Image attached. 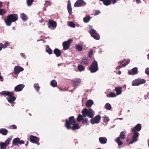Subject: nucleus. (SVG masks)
<instances>
[{"instance_id": "1", "label": "nucleus", "mask_w": 149, "mask_h": 149, "mask_svg": "<svg viewBox=\"0 0 149 149\" xmlns=\"http://www.w3.org/2000/svg\"><path fill=\"white\" fill-rule=\"evenodd\" d=\"M65 126L67 129H71L72 130L80 128L79 124L76 123V120L73 116L70 117L68 120H65Z\"/></svg>"}, {"instance_id": "2", "label": "nucleus", "mask_w": 149, "mask_h": 149, "mask_svg": "<svg viewBox=\"0 0 149 149\" xmlns=\"http://www.w3.org/2000/svg\"><path fill=\"white\" fill-rule=\"evenodd\" d=\"M1 94L8 96L6 97V99L8 102L12 104V106H14L13 101L16 99V97L14 96V93L13 92H10L8 91H3L0 92Z\"/></svg>"}, {"instance_id": "3", "label": "nucleus", "mask_w": 149, "mask_h": 149, "mask_svg": "<svg viewBox=\"0 0 149 149\" xmlns=\"http://www.w3.org/2000/svg\"><path fill=\"white\" fill-rule=\"evenodd\" d=\"M18 19V17L17 14H11L7 16L6 19H5L4 21L7 26H10L12 22H15Z\"/></svg>"}, {"instance_id": "4", "label": "nucleus", "mask_w": 149, "mask_h": 149, "mask_svg": "<svg viewBox=\"0 0 149 149\" xmlns=\"http://www.w3.org/2000/svg\"><path fill=\"white\" fill-rule=\"evenodd\" d=\"M126 131H122L120 132L119 136L115 139V141L117 143L118 146H121L123 144V140L126 138Z\"/></svg>"}, {"instance_id": "5", "label": "nucleus", "mask_w": 149, "mask_h": 149, "mask_svg": "<svg viewBox=\"0 0 149 149\" xmlns=\"http://www.w3.org/2000/svg\"><path fill=\"white\" fill-rule=\"evenodd\" d=\"M82 113L84 117L86 116L88 118H92L94 116L95 112L91 109L84 108L82 111Z\"/></svg>"}, {"instance_id": "6", "label": "nucleus", "mask_w": 149, "mask_h": 149, "mask_svg": "<svg viewBox=\"0 0 149 149\" xmlns=\"http://www.w3.org/2000/svg\"><path fill=\"white\" fill-rule=\"evenodd\" d=\"M98 69V63L95 60L93 61L92 64L89 67V70L92 73L96 72Z\"/></svg>"}, {"instance_id": "7", "label": "nucleus", "mask_w": 149, "mask_h": 149, "mask_svg": "<svg viewBox=\"0 0 149 149\" xmlns=\"http://www.w3.org/2000/svg\"><path fill=\"white\" fill-rule=\"evenodd\" d=\"M146 80L144 79L138 78L132 81V86H138L144 84L146 82Z\"/></svg>"}, {"instance_id": "8", "label": "nucleus", "mask_w": 149, "mask_h": 149, "mask_svg": "<svg viewBox=\"0 0 149 149\" xmlns=\"http://www.w3.org/2000/svg\"><path fill=\"white\" fill-rule=\"evenodd\" d=\"M89 32L91 36L95 39L99 40L100 39V36L99 34L97 31L93 29L89 30Z\"/></svg>"}, {"instance_id": "9", "label": "nucleus", "mask_w": 149, "mask_h": 149, "mask_svg": "<svg viewBox=\"0 0 149 149\" xmlns=\"http://www.w3.org/2000/svg\"><path fill=\"white\" fill-rule=\"evenodd\" d=\"M133 136H132V139L131 141L129 143V144H132L138 140L137 138L139 135L138 132H132Z\"/></svg>"}, {"instance_id": "10", "label": "nucleus", "mask_w": 149, "mask_h": 149, "mask_svg": "<svg viewBox=\"0 0 149 149\" xmlns=\"http://www.w3.org/2000/svg\"><path fill=\"white\" fill-rule=\"evenodd\" d=\"M72 40L71 39H69L67 41L64 42L63 43V49L65 50L69 48L70 45L72 43Z\"/></svg>"}, {"instance_id": "11", "label": "nucleus", "mask_w": 149, "mask_h": 149, "mask_svg": "<svg viewBox=\"0 0 149 149\" xmlns=\"http://www.w3.org/2000/svg\"><path fill=\"white\" fill-rule=\"evenodd\" d=\"M90 122L92 124L98 123L100 120L101 116L99 115H97L94 118H91Z\"/></svg>"}, {"instance_id": "12", "label": "nucleus", "mask_w": 149, "mask_h": 149, "mask_svg": "<svg viewBox=\"0 0 149 149\" xmlns=\"http://www.w3.org/2000/svg\"><path fill=\"white\" fill-rule=\"evenodd\" d=\"M86 3L83 0H77L74 4L75 7H79L85 6Z\"/></svg>"}, {"instance_id": "13", "label": "nucleus", "mask_w": 149, "mask_h": 149, "mask_svg": "<svg viewBox=\"0 0 149 149\" xmlns=\"http://www.w3.org/2000/svg\"><path fill=\"white\" fill-rule=\"evenodd\" d=\"M24 68L19 66H16L14 68V71L13 72V74L15 75L18 74L19 72L22 71L24 70Z\"/></svg>"}, {"instance_id": "14", "label": "nucleus", "mask_w": 149, "mask_h": 149, "mask_svg": "<svg viewBox=\"0 0 149 149\" xmlns=\"http://www.w3.org/2000/svg\"><path fill=\"white\" fill-rule=\"evenodd\" d=\"M141 129V125L140 124H138L131 130L132 132H138L140 131Z\"/></svg>"}, {"instance_id": "15", "label": "nucleus", "mask_w": 149, "mask_h": 149, "mask_svg": "<svg viewBox=\"0 0 149 149\" xmlns=\"http://www.w3.org/2000/svg\"><path fill=\"white\" fill-rule=\"evenodd\" d=\"M48 26L49 28H52L54 29L56 28L57 24L56 22L53 20H49L48 23Z\"/></svg>"}, {"instance_id": "16", "label": "nucleus", "mask_w": 149, "mask_h": 149, "mask_svg": "<svg viewBox=\"0 0 149 149\" xmlns=\"http://www.w3.org/2000/svg\"><path fill=\"white\" fill-rule=\"evenodd\" d=\"M29 138L30 141L33 143H37L39 141V138L37 137L31 135Z\"/></svg>"}, {"instance_id": "17", "label": "nucleus", "mask_w": 149, "mask_h": 149, "mask_svg": "<svg viewBox=\"0 0 149 149\" xmlns=\"http://www.w3.org/2000/svg\"><path fill=\"white\" fill-rule=\"evenodd\" d=\"M128 72L130 75L136 74L138 73V68L136 67L134 68L131 70H129Z\"/></svg>"}, {"instance_id": "18", "label": "nucleus", "mask_w": 149, "mask_h": 149, "mask_svg": "<svg viewBox=\"0 0 149 149\" xmlns=\"http://www.w3.org/2000/svg\"><path fill=\"white\" fill-rule=\"evenodd\" d=\"M81 80L79 79H77L72 80V83L74 87H77L78 84L80 83Z\"/></svg>"}, {"instance_id": "19", "label": "nucleus", "mask_w": 149, "mask_h": 149, "mask_svg": "<svg viewBox=\"0 0 149 149\" xmlns=\"http://www.w3.org/2000/svg\"><path fill=\"white\" fill-rule=\"evenodd\" d=\"M24 85L23 84H19L15 88L14 90L16 92L20 91H21L24 88Z\"/></svg>"}, {"instance_id": "20", "label": "nucleus", "mask_w": 149, "mask_h": 149, "mask_svg": "<svg viewBox=\"0 0 149 149\" xmlns=\"http://www.w3.org/2000/svg\"><path fill=\"white\" fill-rule=\"evenodd\" d=\"M67 10L69 14L70 15H72V12L70 1V0H68V1Z\"/></svg>"}, {"instance_id": "21", "label": "nucleus", "mask_w": 149, "mask_h": 149, "mask_svg": "<svg viewBox=\"0 0 149 149\" xmlns=\"http://www.w3.org/2000/svg\"><path fill=\"white\" fill-rule=\"evenodd\" d=\"M10 44V43L7 42H5L4 44L0 43V51L2 50L3 48H6L7 46L9 45Z\"/></svg>"}, {"instance_id": "22", "label": "nucleus", "mask_w": 149, "mask_h": 149, "mask_svg": "<svg viewBox=\"0 0 149 149\" xmlns=\"http://www.w3.org/2000/svg\"><path fill=\"white\" fill-rule=\"evenodd\" d=\"M130 61L129 59H124L120 62V64L122 65V66L125 67L129 63Z\"/></svg>"}, {"instance_id": "23", "label": "nucleus", "mask_w": 149, "mask_h": 149, "mask_svg": "<svg viewBox=\"0 0 149 149\" xmlns=\"http://www.w3.org/2000/svg\"><path fill=\"white\" fill-rule=\"evenodd\" d=\"M54 53L56 55L57 57H59L60 56L61 54V51L57 48H56L54 50Z\"/></svg>"}, {"instance_id": "24", "label": "nucleus", "mask_w": 149, "mask_h": 149, "mask_svg": "<svg viewBox=\"0 0 149 149\" xmlns=\"http://www.w3.org/2000/svg\"><path fill=\"white\" fill-rule=\"evenodd\" d=\"M99 139L100 143L102 144H104L107 142V139L105 137H100Z\"/></svg>"}, {"instance_id": "25", "label": "nucleus", "mask_w": 149, "mask_h": 149, "mask_svg": "<svg viewBox=\"0 0 149 149\" xmlns=\"http://www.w3.org/2000/svg\"><path fill=\"white\" fill-rule=\"evenodd\" d=\"M99 1L102 2L103 4L106 6L109 5L112 3L111 0H99Z\"/></svg>"}, {"instance_id": "26", "label": "nucleus", "mask_w": 149, "mask_h": 149, "mask_svg": "<svg viewBox=\"0 0 149 149\" xmlns=\"http://www.w3.org/2000/svg\"><path fill=\"white\" fill-rule=\"evenodd\" d=\"M122 88L120 87H116L115 88V89L117 95H119L122 92Z\"/></svg>"}, {"instance_id": "27", "label": "nucleus", "mask_w": 149, "mask_h": 149, "mask_svg": "<svg viewBox=\"0 0 149 149\" xmlns=\"http://www.w3.org/2000/svg\"><path fill=\"white\" fill-rule=\"evenodd\" d=\"M93 104V101L91 100H88L86 104V106L87 108L91 107Z\"/></svg>"}, {"instance_id": "28", "label": "nucleus", "mask_w": 149, "mask_h": 149, "mask_svg": "<svg viewBox=\"0 0 149 149\" xmlns=\"http://www.w3.org/2000/svg\"><path fill=\"white\" fill-rule=\"evenodd\" d=\"M8 133V130L4 128H2L0 130V133L3 135H6Z\"/></svg>"}, {"instance_id": "29", "label": "nucleus", "mask_w": 149, "mask_h": 149, "mask_svg": "<svg viewBox=\"0 0 149 149\" xmlns=\"http://www.w3.org/2000/svg\"><path fill=\"white\" fill-rule=\"evenodd\" d=\"M89 63L88 59L86 58H84L81 61L80 63L82 64L87 65Z\"/></svg>"}, {"instance_id": "30", "label": "nucleus", "mask_w": 149, "mask_h": 149, "mask_svg": "<svg viewBox=\"0 0 149 149\" xmlns=\"http://www.w3.org/2000/svg\"><path fill=\"white\" fill-rule=\"evenodd\" d=\"M19 139L18 138H15L13 139V144L17 146L19 144Z\"/></svg>"}, {"instance_id": "31", "label": "nucleus", "mask_w": 149, "mask_h": 149, "mask_svg": "<svg viewBox=\"0 0 149 149\" xmlns=\"http://www.w3.org/2000/svg\"><path fill=\"white\" fill-rule=\"evenodd\" d=\"M46 52L48 53L49 54H51L52 53V50L50 48L48 45H47L46 48Z\"/></svg>"}, {"instance_id": "32", "label": "nucleus", "mask_w": 149, "mask_h": 149, "mask_svg": "<svg viewBox=\"0 0 149 149\" xmlns=\"http://www.w3.org/2000/svg\"><path fill=\"white\" fill-rule=\"evenodd\" d=\"M82 121V123L83 124L88 125L89 124V122L88 121L87 118L83 119Z\"/></svg>"}, {"instance_id": "33", "label": "nucleus", "mask_w": 149, "mask_h": 149, "mask_svg": "<svg viewBox=\"0 0 149 149\" xmlns=\"http://www.w3.org/2000/svg\"><path fill=\"white\" fill-rule=\"evenodd\" d=\"M20 17L21 19L24 21H26L27 20V16L24 13L21 14Z\"/></svg>"}, {"instance_id": "34", "label": "nucleus", "mask_w": 149, "mask_h": 149, "mask_svg": "<svg viewBox=\"0 0 149 149\" xmlns=\"http://www.w3.org/2000/svg\"><path fill=\"white\" fill-rule=\"evenodd\" d=\"M7 146L4 142H0V147L1 149H5Z\"/></svg>"}, {"instance_id": "35", "label": "nucleus", "mask_w": 149, "mask_h": 149, "mask_svg": "<svg viewBox=\"0 0 149 149\" xmlns=\"http://www.w3.org/2000/svg\"><path fill=\"white\" fill-rule=\"evenodd\" d=\"M83 117L82 114V115L81 114L79 115L77 119V121L78 122L81 121L83 119Z\"/></svg>"}, {"instance_id": "36", "label": "nucleus", "mask_w": 149, "mask_h": 149, "mask_svg": "<svg viewBox=\"0 0 149 149\" xmlns=\"http://www.w3.org/2000/svg\"><path fill=\"white\" fill-rule=\"evenodd\" d=\"M77 68H78V70L80 72H81L83 71H84L85 70V68L81 65H79L78 66Z\"/></svg>"}, {"instance_id": "37", "label": "nucleus", "mask_w": 149, "mask_h": 149, "mask_svg": "<svg viewBox=\"0 0 149 149\" xmlns=\"http://www.w3.org/2000/svg\"><path fill=\"white\" fill-rule=\"evenodd\" d=\"M105 108L108 110H110L111 108V104L109 103H106L104 106Z\"/></svg>"}, {"instance_id": "38", "label": "nucleus", "mask_w": 149, "mask_h": 149, "mask_svg": "<svg viewBox=\"0 0 149 149\" xmlns=\"http://www.w3.org/2000/svg\"><path fill=\"white\" fill-rule=\"evenodd\" d=\"M51 85L53 87H55L57 86V83L54 80H52L51 82Z\"/></svg>"}, {"instance_id": "39", "label": "nucleus", "mask_w": 149, "mask_h": 149, "mask_svg": "<svg viewBox=\"0 0 149 149\" xmlns=\"http://www.w3.org/2000/svg\"><path fill=\"white\" fill-rule=\"evenodd\" d=\"M90 19L91 17L90 16H86L84 18L83 20L84 22L87 23L90 21Z\"/></svg>"}, {"instance_id": "40", "label": "nucleus", "mask_w": 149, "mask_h": 149, "mask_svg": "<svg viewBox=\"0 0 149 149\" xmlns=\"http://www.w3.org/2000/svg\"><path fill=\"white\" fill-rule=\"evenodd\" d=\"M34 87L35 90L37 92H38L39 91L40 87L39 86V84H35L34 85Z\"/></svg>"}, {"instance_id": "41", "label": "nucleus", "mask_w": 149, "mask_h": 149, "mask_svg": "<svg viewBox=\"0 0 149 149\" xmlns=\"http://www.w3.org/2000/svg\"><path fill=\"white\" fill-rule=\"evenodd\" d=\"M76 49L79 52L81 51L82 50V47L81 46L79 45H77L75 46Z\"/></svg>"}, {"instance_id": "42", "label": "nucleus", "mask_w": 149, "mask_h": 149, "mask_svg": "<svg viewBox=\"0 0 149 149\" xmlns=\"http://www.w3.org/2000/svg\"><path fill=\"white\" fill-rule=\"evenodd\" d=\"M116 95L115 94V93L113 92H110V93L109 95H107V97H116Z\"/></svg>"}, {"instance_id": "43", "label": "nucleus", "mask_w": 149, "mask_h": 149, "mask_svg": "<svg viewBox=\"0 0 149 149\" xmlns=\"http://www.w3.org/2000/svg\"><path fill=\"white\" fill-rule=\"evenodd\" d=\"M6 13L5 10L3 9H0V15H3Z\"/></svg>"}, {"instance_id": "44", "label": "nucleus", "mask_w": 149, "mask_h": 149, "mask_svg": "<svg viewBox=\"0 0 149 149\" xmlns=\"http://www.w3.org/2000/svg\"><path fill=\"white\" fill-rule=\"evenodd\" d=\"M11 140V138H8L6 140L5 142H4L6 145L7 146L8 145H9L10 143V142Z\"/></svg>"}, {"instance_id": "45", "label": "nucleus", "mask_w": 149, "mask_h": 149, "mask_svg": "<svg viewBox=\"0 0 149 149\" xmlns=\"http://www.w3.org/2000/svg\"><path fill=\"white\" fill-rule=\"evenodd\" d=\"M34 0H27V3L28 6H31Z\"/></svg>"}, {"instance_id": "46", "label": "nucleus", "mask_w": 149, "mask_h": 149, "mask_svg": "<svg viewBox=\"0 0 149 149\" xmlns=\"http://www.w3.org/2000/svg\"><path fill=\"white\" fill-rule=\"evenodd\" d=\"M103 120L104 122H107L109 121V119L108 117L104 116L102 117Z\"/></svg>"}, {"instance_id": "47", "label": "nucleus", "mask_w": 149, "mask_h": 149, "mask_svg": "<svg viewBox=\"0 0 149 149\" xmlns=\"http://www.w3.org/2000/svg\"><path fill=\"white\" fill-rule=\"evenodd\" d=\"M93 54V50L92 49H90L88 52V57L90 58H91L92 57V56Z\"/></svg>"}, {"instance_id": "48", "label": "nucleus", "mask_w": 149, "mask_h": 149, "mask_svg": "<svg viewBox=\"0 0 149 149\" xmlns=\"http://www.w3.org/2000/svg\"><path fill=\"white\" fill-rule=\"evenodd\" d=\"M69 25L71 27L74 28L75 27V24L72 22H70L69 24Z\"/></svg>"}, {"instance_id": "49", "label": "nucleus", "mask_w": 149, "mask_h": 149, "mask_svg": "<svg viewBox=\"0 0 149 149\" xmlns=\"http://www.w3.org/2000/svg\"><path fill=\"white\" fill-rule=\"evenodd\" d=\"M9 128L10 129H16L17 128V127L15 125H12L10 126Z\"/></svg>"}, {"instance_id": "50", "label": "nucleus", "mask_w": 149, "mask_h": 149, "mask_svg": "<svg viewBox=\"0 0 149 149\" xmlns=\"http://www.w3.org/2000/svg\"><path fill=\"white\" fill-rule=\"evenodd\" d=\"M148 95H148V93H147V94H146L144 96V98L145 99H148V98H149Z\"/></svg>"}, {"instance_id": "51", "label": "nucleus", "mask_w": 149, "mask_h": 149, "mask_svg": "<svg viewBox=\"0 0 149 149\" xmlns=\"http://www.w3.org/2000/svg\"><path fill=\"white\" fill-rule=\"evenodd\" d=\"M100 13V12L99 10H96L95 14V15H97L99 14Z\"/></svg>"}, {"instance_id": "52", "label": "nucleus", "mask_w": 149, "mask_h": 149, "mask_svg": "<svg viewBox=\"0 0 149 149\" xmlns=\"http://www.w3.org/2000/svg\"><path fill=\"white\" fill-rule=\"evenodd\" d=\"M19 144H24V141L23 140L21 141L19 139Z\"/></svg>"}, {"instance_id": "53", "label": "nucleus", "mask_w": 149, "mask_h": 149, "mask_svg": "<svg viewBox=\"0 0 149 149\" xmlns=\"http://www.w3.org/2000/svg\"><path fill=\"white\" fill-rule=\"evenodd\" d=\"M21 56H22L23 58H26V56L24 54L21 53L20 54Z\"/></svg>"}, {"instance_id": "54", "label": "nucleus", "mask_w": 149, "mask_h": 149, "mask_svg": "<svg viewBox=\"0 0 149 149\" xmlns=\"http://www.w3.org/2000/svg\"><path fill=\"white\" fill-rule=\"evenodd\" d=\"M123 67V66H122V65L120 64V65L116 67V69H119Z\"/></svg>"}, {"instance_id": "55", "label": "nucleus", "mask_w": 149, "mask_h": 149, "mask_svg": "<svg viewBox=\"0 0 149 149\" xmlns=\"http://www.w3.org/2000/svg\"><path fill=\"white\" fill-rule=\"evenodd\" d=\"M134 1H135V0H133ZM136 2L137 3H141V0H136Z\"/></svg>"}, {"instance_id": "56", "label": "nucleus", "mask_w": 149, "mask_h": 149, "mask_svg": "<svg viewBox=\"0 0 149 149\" xmlns=\"http://www.w3.org/2000/svg\"><path fill=\"white\" fill-rule=\"evenodd\" d=\"M111 1L112 3L114 4L117 2V0H111Z\"/></svg>"}, {"instance_id": "57", "label": "nucleus", "mask_w": 149, "mask_h": 149, "mask_svg": "<svg viewBox=\"0 0 149 149\" xmlns=\"http://www.w3.org/2000/svg\"><path fill=\"white\" fill-rule=\"evenodd\" d=\"M3 6V3L1 2H0V8H1Z\"/></svg>"}, {"instance_id": "58", "label": "nucleus", "mask_w": 149, "mask_h": 149, "mask_svg": "<svg viewBox=\"0 0 149 149\" xmlns=\"http://www.w3.org/2000/svg\"><path fill=\"white\" fill-rule=\"evenodd\" d=\"M28 143H29V142L28 141H27V142L25 144V145L26 146H27V145L28 144Z\"/></svg>"}, {"instance_id": "59", "label": "nucleus", "mask_w": 149, "mask_h": 149, "mask_svg": "<svg viewBox=\"0 0 149 149\" xmlns=\"http://www.w3.org/2000/svg\"><path fill=\"white\" fill-rule=\"evenodd\" d=\"M121 73V72L120 71H119L118 74H120Z\"/></svg>"}, {"instance_id": "60", "label": "nucleus", "mask_w": 149, "mask_h": 149, "mask_svg": "<svg viewBox=\"0 0 149 149\" xmlns=\"http://www.w3.org/2000/svg\"><path fill=\"white\" fill-rule=\"evenodd\" d=\"M147 56H148V58L149 59V54L147 55Z\"/></svg>"}, {"instance_id": "61", "label": "nucleus", "mask_w": 149, "mask_h": 149, "mask_svg": "<svg viewBox=\"0 0 149 149\" xmlns=\"http://www.w3.org/2000/svg\"><path fill=\"white\" fill-rule=\"evenodd\" d=\"M26 65H28V63H26Z\"/></svg>"}, {"instance_id": "62", "label": "nucleus", "mask_w": 149, "mask_h": 149, "mask_svg": "<svg viewBox=\"0 0 149 149\" xmlns=\"http://www.w3.org/2000/svg\"><path fill=\"white\" fill-rule=\"evenodd\" d=\"M128 140V139H127V141Z\"/></svg>"}, {"instance_id": "63", "label": "nucleus", "mask_w": 149, "mask_h": 149, "mask_svg": "<svg viewBox=\"0 0 149 149\" xmlns=\"http://www.w3.org/2000/svg\"><path fill=\"white\" fill-rule=\"evenodd\" d=\"M98 149H101L100 148H99Z\"/></svg>"}]
</instances>
